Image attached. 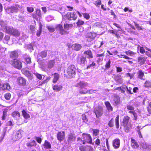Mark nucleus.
<instances>
[{"label": "nucleus", "instance_id": "obj_1", "mask_svg": "<svg viewBox=\"0 0 151 151\" xmlns=\"http://www.w3.org/2000/svg\"><path fill=\"white\" fill-rule=\"evenodd\" d=\"M76 86L81 88L79 91V93L81 94H85L88 92L85 87L88 86V84L87 83L84 81H81L77 83Z\"/></svg>", "mask_w": 151, "mask_h": 151}, {"label": "nucleus", "instance_id": "obj_2", "mask_svg": "<svg viewBox=\"0 0 151 151\" xmlns=\"http://www.w3.org/2000/svg\"><path fill=\"white\" fill-rule=\"evenodd\" d=\"M63 19H64L65 17L69 20H75L77 18V13L76 12H68L65 15L63 16L62 15Z\"/></svg>", "mask_w": 151, "mask_h": 151}, {"label": "nucleus", "instance_id": "obj_3", "mask_svg": "<svg viewBox=\"0 0 151 151\" xmlns=\"http://www.w3.org/2000/svg\"><path fill=\"white\" fill-rule=\"evenodd\" d=\"M82 138L83 139V144H85L86 142L90 144L93 145L94 143L92 142V140L91 136L89 134L83 133L82 134Z\"/></svg>", "mask_w": 151, "mask_h": 151}, {"label": "nucleus", "instance_id": "obj_4", "mask_svg": "<svg viewBox=\"0 0 151 151\" xmlns=\"http://www.w3.org/2000/svg\"><path fill=\"white\" fill-rule=\"evenodd\" d=\"M67 72L69 78H71L74 77L76 73L75 66L73 65L69 66L67 69Z\"/></svg>", "mask_w": 151, "mask_h": 151}, {"label": "nucleus", "instance_id": "obj_5", "mask_svg": "<svg viewBox=\"0 0 151 151\" xmlns=\"http://www.w3.org/2000/svg\"><path fill=\"white\" fill-rule=\"evenodd\" d=\"M23 133V131L21 129L14 132L13 134V140L16 141L20 139L22 137Z\"/></svg>", "mask_w": 151, "mask_h": 151}, {"label": "nucleus", "instance_id": "obj_6", "mask_svg": "<svg viewBox=\"0 0 151 151\" xmlns=\"http://www.w3.org/2000/svg\"><path fill=\"white\" fill-rule=\"evenodd\" d=\"M10 62L14 67L18 69H20L22 68V63L17 59H12L10 61Z\"/></svg>", "mask_w": 151, "mask_h": 151}, {"label": "nucleus", "instance_id": "obj_7", "mask_svg": "<svg viewBox=\"0 0 151 151\" xmlns=\"http://www.w3.org/2000/svg\"><path fill=\"white\" fill-rule=\"evenodd\" d=\"M68 136L67 141L69 143H71L76 140V136L73 131H71L68 134Z\"/></svg>", "mask_w": 151, "mask_h": 151}, {"label": "nucleus", "instance_id": "obj_8", "mask_svg": "<svg viewBox=\"0 0 151 151\" xmlns=\"http://www.w3.org/2000/svg\"><path fill=\"white\" fill-rule=\"evenodd\" d=\"M94 112L95 113L96 117L99 118L103 114V108L101 106L96 107L94 109Z\"/></svg>", "mask_w": 151, "mask_h": 151}, {"label": "nucleus", "instance_id": "obj_9", "mask_svg": "<svg viewBox=\"0 0 151 151\" xmlns=\"http://www.w3.org/2000/svg\"><path fill=\"white\" fill-rule=\"evenodd\" d=\"M5 10L6 12L9 14L11 13H17L18 11L17 7L13 6L8 7L5 8Z\"/></svg>", "mask_w": 151, "mask_h": 151}, {"label": "nucleus", "instance_id": "obj_10", "mask_svg": "<svg viewBox=\"0 0 151 151\" xmlns=\"http://www.w3.org/2000/svg\"><path fill=\"white\" fill-rule=\"evenodd\" d=\"M86 60V57L83 56L81 57L78 56L76 59L77 63L78 64L82 65H84Z\"/></svg>", "mask_w": 151, "mask_h": 151}, {"label": "nucleus", "instance_id": "obj_11", "mask_svg": "<svg viewBox=\"0 0 151 151\" xmlns=\"http://www.w3.org/2000/svg\"><path fill=\"white\" fill-rule=\"evenodd\" d=\"M141 146L144 151H149L151 150V145L147 144L144 142H142Z\"/></svg>", "mask_w": 151, "mask_h": 151}, {"label": "nucleus", "instance_id": "obj_12", "mask_svg": "<svg viewBox=\"0 0 151 151\" xmlns=\"http://www.w3.org/2000/svg\"><path fill=\"white\" fill-rule=\"evenodd\" d=\"M57 139L60 142L63 141L65 138V133L63 131L58 132L57 135Z\"/></svg>", "mask_w": 151, "mask_h": 151}, {"label": "nucleus", "instance_id": "obj_13", "mask_svg": "<svg viewBox=\"0 0 151 151\" xmlns=\"http://www.w3.org/2000/svg\"><path fill=\"white\" fill-rule=\"evenodd\" d=\"M2 29L4 31L11 34L12 33V31L14 29L12 27L7 26H2Z\"/></svg>", "mask_w": 151, "mask_h": 151}, {"label": "nucleus", "instance_id": "obj_14", "mask_svg": "<svg viewBox=\"0 0 151 151\" xmlns=\"http://www.w3.org/2000/svg\"><path fill=\"white\" fill-rule=\"evenodd\" d=\"M81 151H93V148L90 146H82L79 148Z\"/></svg>", "mask_w": 151, "mask_h": 151}, {"label": "nucleus", "instance_id": "obj_15", "mask_svg": "<svg viewBox=\"0 0 151 151\" xmlns=\"http://www.w3.org/2000/svg\"><path fill=\"white\" fill-rule=\"evenodd\" d=\"M120 145V140L119 139L116 138L113 140L112 142V145L115 149L119 147Z\"/></svg>", "mask_w": 151, "mask_h": 151}, {"label": "nucleus", "instance_id": "obj_16", "mask_svg": "<svg viewBox=\"0 0 151 151\" xmlns=\"http://www.w3.org/2000/svg\"><path fill=\"white\" fill-rule=\"evenodd\" d=\"M56 29L58 30L59 31L61 35H65L67 33V32L64 30L63 27L61 25H58L56 27Z\"/></svg>", "mask_w": 151, "mask_h": 151}, {"label": "nucleus", "instance_id": "obj_17", "mask_svg": "<svg viewBox=\"0 0 151 151\" xmlns=\"http://www.w3.org/2000/svg\"><path fill=\"white\" fill-rule=\"evenodd\" d=\"M96 36V34L94 32H90L88 34L87 40L88 42L91 41L92 40L94 39Z\"/></svg>", "mask_w": 151, "mask_h": 151}, {"label": "nucleus", "instance_id": "obj_18", "mask_svg": "<svg viewBox=\"0 0 151 151\" xmlns=\"http://www.w3.org/2000/svg\"><path fill=\"white\" fill-rule=\"evenodd\" d=\"M9 56L10 58L13 59H16L18 56V54L17 51L15 50L10 52L9 54Z\"/></svg>", "mask_w": 151, "mask_h": 151}, {"label": "nucleus", "instance_id": "obj_19", "mask_svg": "<svg viewBox=\"0 0 151 151\" xmlns=\"http://www.w3.org/2000/svg\"><path fill=\"white\" fill-rule=\"evenodd\" d=\"M83 54L85 55L86 58H87L88 59L92 58H93L92 52L90 50H88L85 51Z\"/></svg>", "mask_w": 151, "mask_h": 151}, {"label": "nucleus", "instance_id": "obj_20", "mask_svg": "<svg viewBox=\"0 0 151 151\" xmlns=\"http://www.w3.org/2000/svg\"><path fill=\"white\" fill-rule=\"evenodd\" d=\"M18 81L19 84L22 86H24L26 85V81L25 79L22 77L18 78Z\"/></svg>", "mask_w": 151, "mask_h": 151}, {"label": "nucleus", "instance_id": "obj_21", "mask_svg": "<svg viewBox=\"0 0 151 151\" xmlns=\"http://www.w3.org/2000/svg\"><path fill=\"white\" fill-rule=\"evenodd\" d=\"M129 117L128 116H125L123 119L122 125L124 127H127L128 125L129 120Z\"/></svg>", "mask_w": 151, "mask_h": 151}, {"label": "nucleus", "instance_id": "obj_22", "mask_svg": "<svg viewBox=\"0 0 151 151\" xmlns=\"http://www.w3.org/2000/svg\"><path fill=\"white\" fill-rule=\"evenodd\" d=\"M81 45L78 44H74L72 45V49L78 51L81 49Z\"/></svg>", "mask_w": 151, "mask_h": 151}, {"label": "nucleus", "instance_id": "obj_23", "mask_svg": "<svg viewBox=\"0 0 151 151\" xmlns=\"http://www.w3.org/2000/svg\"><path fill=\"white\" fill-rule=\"evenodd\" d=\"M55 63V61L54 60H49L47 64V68L49 69H51L52 68Z\"/></svg>", "mask_w": 151, "mask_h": 151}, {"label": "nucleus", "instance_id": "obj_24", "mask_svg": "<svg viewBox=\"0 0 151 151\" xmlns=\"http://www.w3.org/2000/svg\"><path fill=\"white\" fill-rule=\"evenodd\" d=\"M131 141V146L133 148H137L139 147V145L135 139H132Z\"/></svg>", "mask_w": 151, "mask_h": 151}, {"label": "nucleus", "instance_id": "obj_25", "mask_svg": "<svg viewBox=\"0 0 151 151\" xmlns=\"http://www.w3.org/2000/svg\"><path fill=\"white\" fill-rule=\"evenodd\" d=\"M105 104L109 111H112L113 108L109 102L108 101L105 102Z\"/></svg>", "mask_w": 151, "mask_h": 151}, {"label": "nucleus", "instance_id": "obj_26", "mask_svg": "<svg viewBox=\"0 0 151 151\" xmlns=\"http://www.w3.org/2000/svg\"><path fill=\"white\" fill-rule=\"evenodd\" d=\"M146 59L147 58L145 57H139L138 58V62L141 64H143L145 63Z\"/></svg>", "mask_w": 151, "mask_h": 151}, {"label": "nucleus", "instance_id": "obj_27", "mask_svg": "<svg viewBox=\"0 0 151 151\" xmlns=\"http://www.w3.org/2000/svg\"><path fill=\"white\" fill-rule=\"evenodd\" d=\"M44 147L47 149H50L51 148V145L50 142L47 140H45L43 145Z\"/></svg>", "mask_w": 151, "mask_h": 151}, {"label": "nucleus", "instance_id": "obj_28", "mask_svg": "<svg viewBox=\"0 0 151 151\" xmlns=\"http://www.w3.org/2000/svg\"><path fill=\"white\" fill-rule=\"evenodd\" d=\"M47 56V52L46 50H44L38 53V56L41 57L42 58H45Z\"/></svg>", "mask_w": 151, "mask_h": 151}, {"label": "nucleus", "instance_id": "obj_29", "mask_svg": "<svg viewBox=\"0 0 151 151\" xmlns=\"http://www.w3.org/2000/svg\"><path fill=\"white\" fill-rule=\"evenodd\" d=\"M37 145V143L35 141L33 140L30 142H28L26 144L27 146L28 147L35 146Z\"/></svg>", "mask_w": 151, "mask_h": 151}, {"label": "nucleus", "instance_id": "obj_30", "mask_svg": "<svg viewBox=\"0 0 151 151\" xmlns=\"http://www.w3.org/2000/svg\"><path fill=\"white\" fill-rule=\"evenodd\" d=\"M62 88L61 85H54L52 86L53 89L56 91H58L61 90Z\"/></svg>", "mask_w": 151, "mask_h": 151}, {"label": "nucleus", "instance_id": "obj_31", "mask_svg": "<svg viewBox=\"0 0 151 151\" xmlns=\"http://www.w3.org/2000/svg\"><path fill=\"white\" fill-rule=\"evenodd\" d=\"M23 57L25 60L26 62L27 63H31V58L29 56L27 55V54L24 55Z\"/></svg>", "mask_w": 151, "mask_h": 151}, {"label": "nucleus", "instance_id": "obj_32", "mask_svg": "<svg viewBox=\"0 0 151 151\" xmlns=\"http://www.w3.org/2000/svg\"><path fill=\"white\" fill-rule=\"evenodd\" d=\"M12 115L13 117L17 119H19L20 116L19 112L17 111L13 112L12 114Z\"/></svg>", "mask_w": 151, "mask_h": 151}, {"label": "nucleus", "instance_id": "obj_33", "mask_svg": "<svg viewBox=\"0 0 151 151\" xmlns=\"http://www.w3.org/2000/svg\"><path fill=\"white\" fill-rule=\"evenodd\" d=\"M22 116L25 119H27L30 118V115L24 110L22 111Z\"/></svg>", "mask_w": 151, "mask_h": 151}, {"label": "nucleus", "instance_id": "obj_34", "mask_svg": "<svg viewBox=\"0 0 151 151\" xmlns=\"http://www.w3.org/2000/svg\"><path fill=\"white\" fill-rule=\"evenodd\" d=\"M59 75L57 73H55L54 74V78L53 79V82L56 83L59 79Z\"/></svg>", "mask_w": 151, "mask_h": 151}, {"label": "nucleus", "instance_id": "obj_35", "mask_svg": "<svg viewBox=\"0 0 151 151\" xmlns=\"http://www.w3.org/2000/svg\"><path fill=\"white\" fill-rule=\"evenodd\" d=\"M138 76L139 78L141 79L144 80V79L143 78V77L144 76V73L141 70H139L138 73Z\"/></svg>", "mask_w": 151, "mask_h": 151}, {"label": "nucleus", "instance_id": "obj_36", "mask_svg": "<svg viewBox=\"0 0 151 151\" xmlns=\"http://www.w3.org/2000/svg\"><path fill=\"white\" fill-rule=\"evenodd\" d=\"M12 32V33H11V35L14 36H19L20 35L19 32L17 29H14Z\"/></svg>", "mask_w": 151, "mask_h": 151}, {"label": "nucleus", "instance_id": "obj_37", "mask_svg": "<svg viewBox=\"0 0 151 151\" xmlns=\"http://www.w3.org/2000/svg\"><path fill=\"white\" fill-rule=\"evenodd\" d=\"M26 76L28 77L29 79L32 80V78L33 75L31 74L29 71H26L25 73Z\"/></svg>", "mask_w": 151, "mask_h": 151}, {"label": "nucleus", "instance_id": "obj_38", "mask_svg": "<svg viewBox=\"0 0 151 151\" xmlns=\"http://www.w3.org/2000/svg\"><path fill=\"white\" fill-rule=\"evenodd\" d=\"M119 115H118L116 117L115 119V125L117 128H119Z\"/></svg>", "mask_w": 151, "mask_h": 151}, {"label": "nucleus", "instance_id": "obj_39", "mask_svg": "<svg viewBox=\"0 0 151 151\" xmlns=\"http://www.w3.org/2000/svg\"><path fill=\"white\" fill-rule=\"evenodd\" d=\"M115 80L116 82L118 83H121L122 82V80L121 76H116L115 77Z\"/></svg>", "mask_w": 151, "mask_h": 151}, {"label": "nucleus", "instance_id": "obj_40", "mask_svg": "<svg viewBox=\"0 0 151 151\" xmlns=\"http://www.w3.org/2000/svg\"><path fill=\"white\" fill-rule=\"evenodd\" d=\"M3 90H9L10 88V86L8 83L3 84Z\"/></svg>", "mask_w": 151, "mask_h": 151}, {"label": "nucleus", "instance_id": "obj_41", "mask_svg": "<svg viewBox=\"0 0 151 151\" xmlns=\"http://www.w3.org/2000/svg\"><path fill=\"white\" fill-rule=\"evenodd\" d=\"M64 29L66 30H68L69 29L73 27L72 24H66L64 25Z\"/></svg>", "mask_w": 151, "mask_h": 151}, {"label": "nucleus", "instance_id": "obj_42", "mask_svg": "<svg viewBox=\"0 0 151 151\" xmlns=\"http://www.w3.org/2000/svg\"><path fill=\"white\" fill-rule=\"evenodd\" d=\"M114 119L112 118L109 122L108 125L110 127H112L114 126Z\"/></svg>", "mask_w": 151, "mask_h": 151}, {"label": "nucleus", "instance_id": "obj_43", "mask_svg": "<svg viewBox=\"0 0 151 151\" xmlns=\"http://www.w3.org/2000/svg\"><path fill=\"white\" fill-rule=\"evenodd\" d=\"M111 63V61L110 59H109L108 61L106 62V64L105 65V68L106 69H108L110 68Z\"/></svg>", "mask_w": 151, "mask_h": 151}, {"label": "nucleus", "instance_id": "obj_44", "mask_svg": "<svg viewBox=\"0 0 151 151\" xmlns=\"http://www.w3.org/2000/svg\"><path fill=\"white\" fill-rule=\"evenodd\" d=\"M115 105H119L120 101V99L119 97H116L114 98V99Z\"/></svg>", "mask_w": 151, "mask_h": 151}, {"label": "nucleus", "instance_id": "obj_45", "mask_svg": "<svg viewBox=\"0 0 151 151\" xmlns=\"http://www.w3.org/2000/svg\"><path fill=\"white\" fill-rule=\"evenodd\" d=\"M125 53L126 54L128 55H130L131 56H132L134 55L136 53L132 51H131L130 50H129L128 51L125 52Z\"/></svg>", "mask_w": 151, "mask_h": 151}, {"label": "nucleus", "instance_id": "obj_46", "mask_svg": "<svg viewBox=\"0 0 151 151\" xmlns=\"http://www.w3.org/2000/svg\"><path fill=\"white\" fill-rule=\"evenodd\" d=\"M141 127L139 126H138L136 128V130L137 131L138 133V134L139 135V137L140 138H141L142 137V136L141 133V132L140 131V128Z\"/></svg>", "mask_w": 151, "mask_h": 151}, {"label": "nucleus", "instance_id": "obj_47", "mask_svg": "<svg viewBox=\"0 0 151 151\" xmlns=\"http://www.w3.org/2000/svg\"><path fill=\"white\" fill-rule=\"evenodd\" d=\"M151 83L149 81H146L145 83L144 86L147 88H149L151 86Z\"/></svg>", "mask_w": 151, "mask_h": 151}, {"label": "nucleus", "instance_id": "obj_48", "mask_svg": "<svg viewBox=\"0 0 151 151\" xmlns=\"http://www.w3.org/2000/svg\"><path fill=\"white\" fill-rule=\"evenodd\" d=\"M96 65V63L94 62H92L89 65H88L86 68V69H88L90 68H93V66H95Z\"/></svg>", "mask_w": 151, "mask_h": 151}, {"label": "nucleus", "instance_id": "obj_49", "mask_svg": "<svg viewBox=\"0 0 151 151\" xmlns=\"http://www.w3.org/2000/svg\"><path fill=\"white\" fill-rule=\"evenodd\" d=\"M93 134L94 136H96L98 134L99 132V130L98 129H93Z\"/></svg>", "mask_w": 151, "mask_h": 151}, {"label": "nucleus", "instance_id": "obj_50", "mask_svg": "<svg viewBox=\"0 0 151 151\" xmlns=\"http://www.w3.org/2000/svg\"><path fill=\"white\" fill-rule=\"evenodd\" d=\"M134 24L135 26L138 30H142L143 29V28L142 27L140 26L139 24H137L134 21Z\"/></svg>", "mask_w": 151, "mask_h": 151}, {"label": "nucleus", "instance_id": "obj_51", "mask_svg": "<svg viewBox=\"0 0 151 151\" xmlns=\"http://www.w3.org/2000/svg\"><path fill=\"white\" fill-rule=\"evenodd\" d=\"M94 4L98 7H99V6L101 4V2L100 0H97L95 1Z\"/></svg>", "mask_w": 151, "mask_h": 151}, {"label": "nucleus", "instance_id": "obj_52", "mask_svg": "<svg viewBox=\"0 0 151 151\" xmlns=\"http://www.w3.org/2000/svg\"><path fill=\"white\" fill-rule=\"evenodd\" d=\"M127 108L128 110H134V108L133 107V105L131 104H127Z\"/></svg>", "mask_w": 151, "mask_h": 151}, {"label": "nucleus", "instance_id": "obj_53", "mask_svg": "<svg viewBox=\"0 0 151 151\" xmlns=\"http://www.w3.org/2000/svg\"><path fill=\"white\" fill-rule=\"evenodd\" d=\"M84 23V22L81 20L79 19L77 22L76 23V24L78 27H79L81 25H83Z\"/></svg>", "mask_w": 151, "mask_h": 151}, {"label": "nucleus", "instance_id": "obj_54", "mask_svg": "<svg viewBox=\"0 0 151 151\" xmlns=\"http://www.w3.org/2000/svg\"><path fill=\"white\" fill-rule=\"evenodd\" d=\"M4 97L7 100H9L11 97V95L10 93H7L5 95Z\"/></svg>", "mask_w": 151, "mask_h": 151}, {"label": "nucleus", "instance_id": "obj_55", "mask_svg": "<svg viewBox=\"0 0 151 151\" xmlns=\"http://www.w3.org/2000/svg\"><path fill=\"white\" fill-rule=\"evenodd\" d=\"M82 120L83 122L86 123L88 121V119L86 117V115L85 114H83L82 115Z\"/></svg>", "mask_w": 151, "mask_h": 151}, {"label": "nucleus", "instance_id": "obj_56", "mask_svg": "<svg viewBox=\"0 0 151 151\" xmlns=\"http://www.w3.org/2000/svg\"><path fill=\"white\" fill-rule=\"evenodd\" d=\"M36 14L39 17H41V11L40 9H37L36 11Z\"/></svg>", "mask_w": 151, "mask_h": 151}, {"label": "nucleus", "instance_id": "obj_57", "mask_svg": "<svg viewBox=\"0 0 151 151\" xmlns=\"http://www.w3.org/2000/svg\"><path fill=\"white\" fill-rule=\"evenodd\" d=\"M84 18L86 19H88L90 18V16L89 14L87 13H84L82 14Z\"/></svg>", "mask_w": 151, "mask_h": 151}, {"label": "nucleus", "instance_id": "obj_58", "mask_svg": "<svg viewBox=\"0 0 151 151\" xmlns=\"http://www.w3.org/2000/svg\"><path fill=\"white\" fill-rule=\"evenodd\" d=\"M34 74L39 79L41 80L42 78V75L37 73H35Z\"/></svg>", "mask_w": 151, "mask_h": 151}, {"label": "nucleus", "instance_id": "obj_59", "mask_svg": "<svg viewBox=\"0 0 151 151\" xmlns=\"http://www.w3.org/2000/svg\"><path fill=\"white\" fill-rule=\"evenodd\" d=\"M127 86L126 85H123L121 87H118L117 88V89H119L120 90H127Z\"/></svg>", "mask_w": 151, "mask_h": 151}, {"label": "nucleus", "instance_id": "obj_60", "mask_svg": "<svg viewBox=\"0 0 151 151\" xmlns=\"http://www.w3.org/2000/svg\"><path fill=\"white\" fill-rule=\"evenodd\" d=\"M139 51L140 52L142 53H144L145 52V50L144 49V48L142 47H140L139 45L138 46V49H139Z\"/></svg>", "mask_w": 151, "mask_h": 151}, {"label": "nucleus", "instance_id": "obj_61", "mask_svg": "<svg viewBox=\"0 0 151 151\" xmlns=\"http://www.w3.org/2000/svg\"><path fill=\"white\" fill-rule=\"evenodd\" d=\"M132 89V88L131 87H129L128 88L127 87V92L128 93H129L130 94H133V93L131 91V90Z\"/></svg>", "mask_w": 151, "mask_h": 151}, {"label": "nucleus", "instance_id": "obj_62", "mask_svg": "<svg viewBox=\"0 0 151 151\" xmlns=\"http://www.w3.org/2000/svg\"><path fill=\"white\" fill-rule=\"evenodd\" d=\"M47 28L50 32H54L55 31L54 29L52 27L48 26H47Z\"/></svg>", "mask_w": 151, "mask_h": 151}, {"label": "nucleus", "instance_id": "obj_63", "mask_svg": "<svg viewBox=\"0 0 151 151\" xmlns=\"http://www.w3.org/2000/svg\"><path fill=\"white\" fill-rule=\"evenodd\" d=\"M27 11L29 13H31L34 11V8L32 7H27Z\"/></svg>", "mask_w": 151, "mask_h": 151}, {"label": "nucleus", "instance_id": "obj_64", "mask_svg": "<svg viewBox=\"0 0 151 151\" xmlns=\"http://www.w3.org/2000/svg\"><path fill=\"white\" fill-rule=\"evenodd\" d=\"M35 139L38 143L40 144L42 142V139L41 138L38 137H36L35 138Z\"/></svg>", "mask_w": 151, "mask_h": 151}]
</instances>
